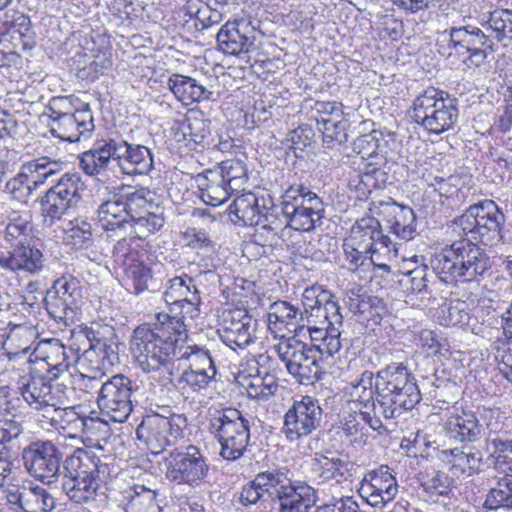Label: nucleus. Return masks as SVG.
Returning a JSON list of instances; mask_svg holds the SVG:
<instances>
[{"instance_id": "obj_1", "label": "nucleus", "mask_w": 512, "mask_h": 512, "mask_svg": "<svg viewBox=\"0 0 512 512\" xmlns=\"http://www.w3.org/2000/svg\"><path fill=\"white\" fill-rule=\"evenodd\" d=\"M164 300L175 315L158 313L156 323L138 326L130 340L135 363L148 374L167 368L178 341L186 336V318L193 319L199 313L201 296L195 279L182 274L168 280Z\"/></svg>"}, {"instance_id": "obj_2", "label": "nucleus", "mask_w": 512, "mask_h": 512, "mask_svg": "<svg viewBox=\"0 0 512 512\" xmlns=\"http://www.w3.org/2000/svg\"><path fill=\"white\" fill-rule=\"evenodd\" d=\"M349 394L362 422L378 433L386 431L382 418L397 419L421 400L414 374L401 362L390 363L375 375L364 370L351 383Z\"/></svg>"}, {"instance_id": "obj_3", "label": "nucleus", "mask_w": 512, "mask_h": 512, "mask_svg": "<svg viewBox=\"0 0 512 512\" xmlns=\"http://www.w3.org/2000/svg\"><path fill=\"white\" fill-rule=\"evenodd\" d=\"M430 267L446 284L480 281L491 268L486 251L470 239H458L431 256Z\"/></svg>"}, {"instance_id": "obj_4", "label": "nucleus", "mask_w": 512, "mask_h": 512, "mask_svg": "<svg viewBox=\"0 0 512 512\" xmlns=\"http://www.w3.org/2000/svg\"><path fill=\"white\" fill-rule=\"evenodd\" d=\"M63 468L62 489L67 497L77 504L95 500L107 465L93 452L78 448L64 460Z\"/></svg>"}, {"instance_id": "obj_5", "label": "nucleus", "mask_w": 512, "mask_h": 512, "mask_svg": "<svg viewBox=\"0 0 512 512\" xmlns=\"http://www.w3.org/2000/svg\"><path fill=\"white\" fill-rule=\"evenodd\" d=\"M458 100L434 87L423 90L413 100L409 116L413 122L431 134L440 135L455 125L458 119Z\"/></svg>"}, {"instance_id": "obj_6", "label": "nucleus", "mask_w": 512, "mask_h": 512, "mask_svg": "<svg viewBox=\"0 0 512 512\" xmlns=\"http://www.w3.org/2000/svg\"><path fill=\"white\" fill-rule=\"evenodd\" d=\"M505 220L504 214L492 200L469 206L465 212L455 218L453 231L460 239H470L492 246L501 239V226Z\"/></svg>"}, {"instance_id": "obj_7", "label": "nucleus", "mask_w": 512, "mask_h": 512, "mask_svg": "<svg viewBox=\"0 0 512 512\" xmlns=\"http://www.w3.org/2000/svg\"><path fill=\"white\" fill-rule=\"evenodd\" d=\"M280 207L286 225L296 231L314 230L325 213L322 199L303 184L290 185L281 195Z\"/></svg>"}, {"instance_id": "obj_8", "label": "nucleus", "mask_w": 512, "mask_h": 512, "mask_svg": "<svg viewBox=\"0 0 512 512\" xmlns=\"http://www.w3.org/2000/svg\"><path fill=\"white\" fill-rule=\"evenodd\" d=\"M209 429L220 443V455L225 460L234 461L244 454L250 440V427L239 410H215L210 417Z\"/></svg>"}, {"instance_id": "obj_9", "label": "nucleus", "mask_w": 512, "mask_h": 512, "mask_svg": "<svg viewBox=\"0 0 512 512\" xmlns=\"http://www.w3.org/2000/svg\"><path fill=\"white\" fill-rule=\"evenodd\" d=\"M143 393L139 385L123 374H116L103 382L98 391L97 404L102 414L114 422H123L138 404Z\"/></svg>"}, {"instance_id": "obj_10", "label": "nucleus", "mask_w": 512, "mask_h": 512, "mask_svg": "<svg viewBox=\"0 0 512 512\" xmlns=\"http://www.w3.org/2000/svg\"><path fill=\"white\" fill-rule=\"evenodd\" d=\"M274 349L288 373L300 384L310 385L321 379V359L307 344L294 336L281 335Z\"/></svg>"}, {"instance_id": "obj_11", "label": "nucleus", "mask_w": 512, "mask_h": 512, "mask_svg": "<svg viewBox=\"0 0 512 512\" xmlns=\"http://www.w3.org/2000/svg\"><path fill=\"white\" fill-rule=\"evenodd\" d=\"M448 35V58L463 56L467 67L481 66L494 51L493 40L479 27L471 24L452 26L442 33Z\"/></svg>"}, {"instance_id": "obj_12", "label": "nucleus", "mask_w": 512, "mask_h": 512, "mask_svg": "<svg viewBox=\"0 0 512 512\" xmlns=\"http://www.w3.org/2000/svg\"><path fill=\"white\" fill-rule=\"evenodd\" d=\"M186 427L187 418L183 414H172L169 417L151 414L145 416L138 425L136 436L153 454H159L166 447L178 443Z\"/></svg>"}, {"instance_id": "obj_13", "label": "nucleus", "mask_w": 512, "mask_h": 512, "mask_svg": "<svg viewBox=\"0 0 512 512\" xmlns=\"http://www.w3.org/2000/svg\"><path fill=\"white\" fill-rule=\"evenodd\" d=\"M360 247L371 252L370 263L375 267L389 273L390 266L383 262H378L377 253H381L388 258L397 256L396 244L381 230L379 221L374 217H366L357 220L350 229L349 235L345 238Z\"/></svg>"}, {"instance_id": "obj_14", "label": "nucleus", "mask_w": 512, "mask_h": 512, "mask_svg": "<svg viewBox=\"0 0 512 512\" xmlns=\"http://www.w3.org/2000/svg\"><path fill=\"white\" fill-rule=\"evenodd\" d=\"M166 478L176 484L200 486L208 475L209 465L200 449L188 445L184 449H174L165 459Z\"/></svg>"}, {"instance_id": "obj_15", "label": "nucleus", "mask_w": 512, "mask_h": 512, "mask_svg": "<svg viewBox=\"0 0 512 512\" xmlns=\"http://www.w3.org/2000/svg\"><path fill=\"white\" fill-rule=\"evenodd\" d=\"M24 468L33 478L51 484L59 476L63 453L50 440L31 442L22 450Z\"/></svg>"}, {"instance_id": "obj_16", "label": "nucleus", "mask_w": 512, "mask_h": 512, "mask_svg": "<svg viewBox=\"0 0 512 512\" xmlns=\"http://www.w3.org/2000/svg\"><path fill=\"white\" fill-rule=\"evenodd\" d=\"M323 409L319 400L310 395L294 400L284 415L282 431L293 442L305 438L321 427Z\"/></svg>"}, {"instance_id": "obj_17", "label": "nucleus", "mask_w": 512, "mask_h": 512, "mask_svg": "<svg viewBox=\"0 0 512 512\" xmlns=\"http://www.w3.org/2000/svg\"><path fill=\"white\" fill-rule=\"evenodd\" d=\"M257 320L245 309L235 308L222 312L217 333L221 341L233 351L254 343Z\"/></svg>"}, {"instance_id": "obj_18", "label": "nucleus", "mask_w": 512, "mask_h": 512, "mask_svg": "<svg viewBox=\"0 0 512 512\" xmlns=\"http://www.w3.org/2000/svg\"><path fill=\"white\" fill-rule=\"evenodd\" d=\"M304 310L301 314L306 322V328L312 327L319 322L339 323L343 319L340 313V306L335 296L319 286L307 287L302 295Z\"/></svg>"}, {"instance_id": "obj_19", "label": "nucleus", "mask_w": 512, "mask_h": 512, "mask_svg": "<svg viewBox=\"0 0 512 512\" xmlns=\"http://www.w3.org/2000/svg\"><path fill=\"white\" fill-rule=\"evenodd\" d=\"M42 251L31 242L0 253V268L18 277H35L45 269Z\"/></svg>"}, {"instance_id": "obj_20", "label": "nucleus", "mask_w": 512, "mask_h": 512, "mask_svg": "<svg viewBox=\"0 0 512 512\" xmlns=\"http://www.w3.org/2000/svg\"><path fill=\"white\" fill-rule=\"evenodd\" d=\"M377 153L373 156L374 168L369 172L358 174V185L356 188L363 194L370 193L373 189L380 187L379 182L384 183L386 178L385 167L388 159L391 158L397 146V135L389 130H376Z\"/></svg>"}, {"instance_id": "obj_21", "label": "nucleus", "mask_w": 512, "mask_h": 512, "mask_svg": "<svg viewBox=\"0 0 512 512\" xmlns=\"http://www.w3.org/2000/svg\"><path fill=\"white\" fill-rule=\"evenodd\" d=\"M27 169L32 173L31 179L27 175L20 174L6 183V188L12 197L19 201H25L31 195L33 189H36L37 186L43 184L50 177L61 172L63 163L50 160L47 157H41L29 162Z\"/></svg>"}, {"instance_id": "obj_22", "label": "nucleus", "mask_w": 512, "mask_h": 512, "mask_svg": "<svg viewBox=\"0 0 512 512\" xmlns=\"http://www.w3.org/2000/svg\"><path fill=\"white\" fill-rule=\"evenodd\" d=\"M256 33L250 19L228 21L217 33L218 47L225 55L248 53L254 49Z\"/></svg>"}, {"instance_id": "obj_23", "label": "nucleus", "mask_w": 512, "mask_h": 512, "mask_svg": "<svg viewBox=\"0 0 512 512\" xmlns=\"http://www.w3.org/2000/svg\"><path fill=\"white\" fill-rule=\"evenodd\" d=\"M75 358L76 352L55 338L38 341L30 354V362L44 361L49 367L50 379L55 380L68 372Z\"/></svg>"}, {"instance_id": "obj_24", "label": "nucleus", "mask_w": 512, "mask_h": 512, "mask_svg": "<svg viewBox=\"0 0 512 512\" xmlns=\"http://www.w3.org/2000/svg\"><path fill=\"white\" fill-rule=\"evenodd\" d=\"M359 493L373 507H384L398 493V484L388 466L369 472L362 480Z\"/></svg>"}, {"instance_id": "obj_25", "label": "nucleus", "mask_w": 512, "mask_h": 512, "mask_svg": "<svg viewBox=\"0 0 512 512\" xmlns=\"http://www.w3.org/2000/svg\"><path fill=\"white\" fill-rule=\"evenodd\" d=\"M95 130L93 114L89 104L81 109H75L70 115L53 119L50 132L53 136L68 142H79L90 138Z\"/></svg>"}, {"instance_id": "obj_26", "label": "nucleus", "mask_w": 512, "mask_h": 512, "mask_svg": "<svg viewBox=\"0 0 512 512\" xmlns=\"http://www.w3.org/2000/svg\"><path fill=\"white\" fill-rule=\"evenodd\" d=\"M376 212L386 223L388 230L396 238L404 241L412 240L416 235V216L412 208L396 203L389 198L380 201Z\"/></svg>"}, {"instance_id": "obj_27", "label": "nucleus", "mask_w": 512, "mask_h": 512, "mask_svg": "<svg viewBox=\"0 0 512 512\" xmlns=\"http://www.w3.org/2000/svg\"><path fill=\"white\" fill-rule=\"evenodd\" d=\"M54 380L50 377L47 379L43 376H30L19 387L20 394L28 406L41 411L44 418L54 407L64 404L62 397L53 391L52 381Z\"/></svg>"}, {"instance_id": "obj_28", "label": "nucleus", "mask_w": 512, "mask_h": 512, "mask_svg": "<svg viewBox=\"0 0 512 512\" xmlns=\"http://www.w3.org/2000/svg\"><path fill=\"white\" fill-rule=\"evenodd\" d=\"M52 427L56 429H70L77 432H83L88 437L93 436L96 431H102L107 434L110 430L107 422L99 418H90L81 416L75 410V407H65L62 405L54 407L46 416Z\"/></svg>"}, {"instance_id": "obj_29", "label": "nucleus", "mask_w": 512, "mask_h": 512, "mask_svg": "<svg viewBox=\"0 0 512 512\" xmlns=\"http://www.w3.org/2000/svg\"><path fill=\"white\" fill-rule=\"evenodd\" d=\"M268 329L275 337H281L286 330L294 337L306 328V322L301 310L287 301H276L269 306L267 313Z\"/></svg>"}, {"instance_id": "obj_30", "label": "nucleus", "mask_w": 512, "mask_h": 512, "mask_svg": "<svg viewBox=\"0 0 512 512\" xmlns=\"http://www.w3.org/2000/svg\"><path fill=\"white\" fill-rule=\"evenodd\" d=\"M353 466L348 455L338 451H327L325 454H315L312 472L319 483L333 480L340 483L352 476Z\"/></svg>"}, {"instance_id": "obj_31", "label": "nucleus", "mask_w": 512, "mask_h": 512, "mask_svg": "<svg viewBox=\"0 0 512 512\" xmlns=\"http://www.w3.org/2000/svg\"><path fill=\"white\" fill-rule=\"evenodd\" d=\"M319 322L312 327H308L307 332L310 335L311 346L309 348L318 357H332L338 353L342 347L340 327L342 326L343 319L339 323Z\"/></svg>"}, {"instance_id": "obj_32", "label": "nucleus", "mask_w": 512, "mask_h": 512, "mask_svg": "<svg viewBox=\"0 0 512 512\" xmlns=\"http://www.w3.org/2000/svg\"><path fill=\"white\" fill-rule=\"evenodd\" d=\"M120 191L113 193L109 198L103 201L98 209V221L107 232V237L112 238L110 233L127 232L129 228V218L125 212Z\"/></svg>"}, {"instance_id": "obj_33", "label": "nucleus", "mask_w": 512, "mask_h": 512, "mask_svg": "<svg viewBox=\"0 0 512 512\" xmlns=\"http://www.w3.org/2000/svg\"><path fill=\"white\" fill-rule=\"evenodd\" d=\"M443 432L447 438L460 443L478 441L484 432L483 426L472 412L451 415L443 423Z\"/></svg>"}, {"instance_id": "obj_34", "label": "nucleus", "mask_w": 512, "mask_h": 512, "mask_svg": "<svg viewBox=\"0 0 512 512\" xmlns=\"http://www.w3.org/2000/svg\"><path fill=\"white\" fill-rule=\"evenodd\" d=\"M441 453L442 459L450 463L453 470L460 471L468 477L482 472L489 461L484 458L482 449L475 445L467 447L466 450L455 447Z\"/></svg>"}, {"instance_id": "obj_35", "label": "nucleus", "mask_w": 512, "mask_h": 512, "mask_svg": "<svg viewBox=\"0 0 512 512\" xmlns=\"http://www.w3.org/2000/svg\"><path fill=\"white\" fill-rule=\"evenodd\" d=\"M224 178L218 169L207 170L197 175L196 183L204 203L214 207L220 206L235 193Z\"/></svg>"}, {"instance_id": "obj_36", "label": "nucleus", "mask_w": 512, "mask_h": 512, "mask_svg": "<svg viewBox=\"0 0 512 512\" xmlns=\"http://www.w3.org/2000/svg\"><path fill=\"white\" fill-rule=\"evenodd\" d=\"M123 150L118 167L127 175L147 174L153 168L151 150L140 144H132L122 140Z\"/></svg>"}, {"instance_id": "obj_37", "label": "nucleus", "mask_w": 512, "mask_h": 512, "mask_svg": "<svg viewBox=\"0 0 512 512\" xmlns=\"http://www.w3.org/2000/svg\"><path fill=\"white\" fill-rule=\"evenodd\" d=\"M278 512H308L316 504L317 495L314 488L302 481L295 484L276 499Z\"/></svg>"}, {"instance_id": "obj_38", "label": "nucleus", "mask_w": 512, "mask_h": 512, "mask_svg": "<svg viewBox=\"0 0 512 512\" xmlns=\"http://www.w3.org/2000/svg\"><path fill=\"white\" fill-rule=\"evenodd\" d=\"M39 335L37 326L31 323L13 324L10 322L3 344L4 349L12 355L31 354Z\"/></svg>"}, {"instance_id": "obj_39", "label": "nucleus", "mask_w": 512, "mask_h": 512, "mask_svg": "<svg viewBox=\"0 0 512 512\" xmlns=\"http://www.w3.org/2000/svg\"><path fill=\"white\" fill-rule=\"evenodd\" d=\"M168 86L176 99L186 106L208 100L212 95V92L196 79L181 74H172L168 79Z\"/></svg>"}, {"instance_id": "obj_40", "label": "nucleus", "mask_w": 512, "mask_h": 512, "mask_svg": "<svg viewBox=\"0 0 512 512\" xmlns=\"http://www.w3.org/2000/svg\"><path fill=\"white\" fill-rule=\"evenodd\" d=\"M173 360V358L171 359ZM172 361H170L167 368H163L155 373L167 371L169 382L181 393H185L187 390L192 392H200L208 387V385L214 380L216 372L212 370H197L193 368H186L183 372L176 377H172L173 372L171 369Z\"/></svg>"}, {"instance_id": "obj_41", "label": "nucleus", "mask_w": 512, "mask_h": 512, "mask_svg": "<svg viewBox=\"0 0 512 512\" xmlns=\"http://www.w3.org/2000/svg\"><path fill=\"white\" fill-rule=\"evenodd\" d=\"M17 501L24 512H51L56 505L54 497L44 487L32 482L19 489Z\"/></svg>"}, {"instance_id": "obj_42", "label": "nucleus", "mask_w": 512, "mask_h": 512, "mask_svg": "<svg viewBox=\"0 0 512 512\" xmlns=\"http://www.w3.org/2000/svg\"><path fill=\"white\" fill-rule=\"evenodd\" d=\"M87 339L96 349V353L109 369L120 362L119 341L110 327L100 330L91 328L87 332Z\"/></svg>"}, {"instance_id": "obj_43", "label": "nucleus", "mask_w": 512, "mask_h": 512, "mask_svg": "<svg viewBox=\"0 0 512 512\" xmlns=\"http://www.w3.org/2000/svg\"><path fill=\"white\" fill-rule=\"evenodd\" d=\"M255 477L259 487H262V491L274 499L290 489L296 481L292 479V473L287 467L268 469L259 472Z\"/></svg>"}, {"instance_id": "obj_44", "label": "nucleus", "mask_w": 512, "mask_h": 512, "mask_svg": "<svg viewBox=\"0 0 512 512\" xmlns=\"http://www.w3.org/2000/svg\"><path fill=\"white\" fill-rule=\"evenodd\" d=\"M129 222L153 208L154 193L147 187H122L119 189Z\"/></svg>"}, {"instance_id": "obj_45", "label": "nucleus", "mask_w": 512, "mask_h": 512, "mask_svg": "<svg viewBox=\"0 0 512 512\" xmlns=\"http://www.w3.org/2000/svg\"><path fill=\"white\" fill-rule=\"evenodd\" d=\"M485 449L489 452L487 460L492 461L496 470L505 475L512 472V440L495 436L490 429L485 440Z\"/></svg>"}, {"instance_id": "obj_46", "label": "nucleus", "mask_w": 512, "mask_h": 512, "mask_svg": "<svg viewBox=\"0 0 512 512\" xmlns=\"http://www.w3.org/2000/svg\"><path fill=\"white\" fill-rule=\"evenodd\" d=\"M229 215H234L244 225H258L262 216L258 198L252 192L237 196L229 206Z\"/></svg>"}, {"instance_id": "obj_47", "label": "nucleus", "mask_w": 512, "mask_h": 512, "mask_svg": "<svg viewBox=\"0 0 512 512\" xmlns=\"http://www.w3.org/2000/svg\"><path fill=\"white\" fill-rule=\"evenodd\" d=\"M125 282L135 294L143 293L154 286L152 269L143 262H132L125 268Z\"/></svg>"}, {"instance_id": "obj_48", "label": "nucleus", "mask_w": 512, "mask_h": 512, "mask_svg": "<svg viewBox=\"0 0 512 512\" xmlns=\"http://www.w3.org/2000/svg\"><path fill=\"white\" fill-rule=\"evenodd\" d=\"M484 508L488 510L512 509V475L501 477L486 495Z\"/></svg>"}, {"instance_id": "obj_49", "label": "nucleus", "mask_w": 512, "mask_h": 512, "mask_svg": "<svg viewBox=\"0 0 512 512\" xmlns=\"http://www.w3.org/2000/svg\"><path fill=\"white\" fill-rule=\"evenodd\" d=\"M82 187L83 183L81 182L80 174L77 172H67L63 174L48 191H55L58 197L67 200L75 206L80 199V190Z\"/></svg>"}, {"instance_id": "obj_50", "label": "nucleus", "mask_w": 512, "mask_h": 512, "mask_svg": "<svg viewBox=\"0 0 512 512\" xmlns=\"http://www.w3.org/2000/svg\"><path fill=\"white\" fill-rule=\"evenodd\" d=\"M217 169L225 176L224 179L227 181L230 189L234 190V192L244 190V186L248 181V170L242 160H224Z\"/></svg>"}, {"instance_id": "obj_51", "label": "nucleus", "mask_w": 512, "mask_h": 512, "mask_svg": "<svg viewBox=\"0 0 512 512\" xmlns=\"http://www.w3.org/2000/svg\"><path fill=\"white\" fill-rule=\"evenodd\" d=\"M246 384H243L247 395L252 399H268L274 395L278 389V383L274 375L265 373L246 378Z\"/></svg>"}, {"instance_id": "obj_52", "label": "nucleus", "mask_w": 512, "mask_h": 512, "mask_svg": "<svg viewBox=\"0 0 512 512\" xmlns=\"http://www.w3.org/2000/svg\"><path fill=\"white\" fill-rule=\"evenodd\" d=\"M164 225V218L161 214L146 211L145 213L133 218L129 222L128 231L133 233V237L138 240L146 239L150 234L157 232Z\"/></svg>"}, {"instance_id": "obj_53", "label": "nucleus", "mask_w": 512, "mask_h": 512, "mask_svg": "<svg viewBox=\"0 0 512 512\" xmlns=\"http://www.w3.org/2000/svg\"><path fill=\"white\" fill-rule=\"evenodd\" d=\"M41 212L45 226H52L57 220H60L70 208L74 207L67 200L58 197L54 192L47 191L41 200Z\"/></svg>"}, {"instance_id": "obj_54", "label": "nucleus", "mask_w": 512, "mask_h": 512, "mask_svg": "<svg viewBox=\"0 0 512 512\" xmlns=\"http://www.w3.org/2000/svg\"><path fill=\"white\" fill-rule=\"evenodd\" d=\"M45 308L49 316L63 326L72 325L78 315V308L50 293L45 298Z\"/></svg>"}, {"instance_id": "obj_55", "label": "nucleus", "mask_w": 512, "mask_h": 512, "mask_svg": "<svg viewBox=\"0 0 512 512\" xmlns=\"http://www.w3.org/2000/svg\"><path fill=\"white\" fill-rule=\"evenodd\" d=\"M72 227L65 231L64 242L71 248L88 249L93 244L92 226L84 220L71 222Z\"/></svg>"}, {"instance_id": "obj_56", "label": "nucleus", "mask_w": 512, "mask_h": 512, "mask_svg": "<svg viewBox=\"0 0 512 512\" xmlns=\"http://www.w3.org/2000/svg\"><path fill=\"white\" fill-rule=\"evenodd\" d=\"M48 293L55 295L76 308H79V303L82 299L80 283L73 277L58 278Z\"/></svg>"}, {"instance_id": "obj_57", "label": "nucleus", "mask_w": 512, "mask_h": 512, "mask_svg": "<svg viewBox=\"0 0 512 512\" xmlns=\"http://www.w3.org/2000/svg\"><path fill=\"white\" fill-rule=\"evenodd\" d=\"M31 228L29 221L21 216H15L9 219L3 231V238L7 244L14 248L18 245L30 243Z\"/></svg>"}, {"instance_id": "obj_58", "label": "nucleus", "mask_w": 512, "mask_h": 512, "mask_svg": "<svg viewBox=\"0 0 512 512\" xmlns=\"http://www.w3.org/2000/svg\"><path fill=\"white\" fill-rule=\"evenodd\" d=\"M210 121L200 117H188L183 125V135L196 145H209Z\"/></svg>"}, {"instance_id": "obj_59", "label": "nucleus", "mask_w": 512, "mask_h": 512, "mask_svg": "<svg viewBox=\"0 0 512 512\" xmlns=\"http://www.w3.org/2000/svg\"><path fill=\"white\" fill-rule=\"evenodd\" d=\"M354 151L364 161L359 174L369 172V168H374L373 156L377 153L376 130L374 129L368 134L357 137L354 141Z\"/></svg>"}, {"instance_id": "obj_60", "label": "nucleus", "mask_w": 512, "mask_h": 512, "mask_svg": "<svg viewBox=\"0 0 512 512\" xmlns=\"http://www.w3.org/2000/svg\"><path fill=\"white\" fill-rule=\"evenodd\" d=\"M487 24L497 41L512 39V10L497 9L490 12Z\"/></svg>"}, {"instance_id": "obj_61", "label": "nucleus", "mask_w": 512, "mask_h": 512, "mask_svg": "<svg viewBox=\"0 0 512 512\" xmlns=\"http://www.w3.org/2000/svg\"><path fill=\"white\" fill-rule=\"evenodd\" d=\"M342 249V267L348 271L356 272L370 262L371 252L366 249H360V247L353 245V243L347 239H344Z\"/></svg>"}, {"instance_id": "obj_62", "label": "nucleus", "mask_w": 512, "mask_h": 512, "mask_svg": "<svg viewBox=\"0 0 512 512\" xmlns=\"http://www.w3.org/2000/svg\"><path fill=\"white\" fill-rule=\"evenodd\" d=\"M318 124L322 126L320 130L322 131L323 142L327 147H332L334 143L342 144L347 141L346 123L344 121L322 117Z\"/></svg>"}, {"instance_id": "obj_63", "label": "nucleus", "mask_w": 512, "mask_h": 512, "mask_svg": "<svg viewBox=\"0 0 512 512\" xmlns=\"http://www.w3.org/2000/svg\"><path fill=\"white\" fill-rule=\"evenodd\" d=\"M183 239L186 241V245L196 250L198 254L203 252L204 255H208L215 251V243L204 229L196 227L188 228L183 233Z\"/></svg>"}, {"instance_id": "obj_64", "label": "nucleus", "mask_w": 512, "mask_h": 512, "mask_svg": "<svg viewBox=\"0 0 512 512\" xmlns=\"http://www.w3.org/2000/svg\"><path fill=\"white\" fill-rule=\"evenodd\" d=\"M182 358L188 360L189 365L187 368H193L202 371L205 368V370H212L217 372L215 363L209 353V350L203 346H188L185 352L182 354Z\"/></svg>"}]
</instances>
